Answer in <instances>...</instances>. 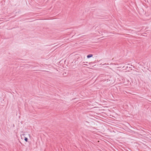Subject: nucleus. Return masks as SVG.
I'll list each match as a JSON object with an SVG mask.
<instances>
[{
	"mask_svg": "<svg viewBox=\"0 0 151 151\" xmlns=\"http://www.w3.org/2000/svg\"><path fill=\"white\" fill-rule=\"evenodd\" d=\"M24 140L26 141L27 142L28 140V139L27 137H25Z\"/></svg>",
	"mask_w": 151,
	"mask_h": 151,
	"instance_id": "f03ea898",
	"label": "nucleus"
},
{
	"mask_svg": "<svg viewBox=\"0 0 151 151\" xmlns=\"http://www.w3.org/2000/svg\"><path fill=\"white\" fill-rule=\"evenodd\" d=\"M83 65H86V64H84Z\"/></svg>",
	"mask_w": 151,
	"mask_h": 151,
	"instance_id": "7ed1b4c3",
	"label": "nucleus"
},
{
	"mask_svg": "<svg viewBox=\"0 0 151 151\" xmlns=\"http://www.w3.org/2000/svg\"><path fill=\"white\" fill-rule=\"evenodd\" d=\"M93 56V55L92 54H89L87 56V58H90Z\"/></svg>",
	"mask_w": 151,
	"mask_h": 151,
	"instance_id": "f257e3e1",
	"label": "nucleus"
}]
</instances>
